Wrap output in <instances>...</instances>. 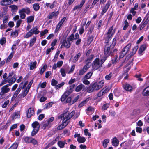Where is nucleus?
<instances>
[{"label": "nucleus", "instance_id": "nucleus-21", "mask_svg": "<svg viewBox=\"0 0 149 149\" xmlns=\"http://www.w3.org/2000/svg\"><path fill=\"white\" fill-rule=\"evenodd\" d=\"M32 126L33 129H36L37 127L38 128V130L39 129L40 125L38 122L37 121H36L34 122L32 124Z\"/></svg>", "mask_w": 149, "mask_h": 149}, {"label": "nucleus", "instance_id": "nucleus-58", "mask_svg": "<svg viewBox=\"0 0 149 149\" xmlns=\"http://www.w3.org/2000/svg\"><path fill=\"white\" fill-rule=\"evenodd\" d=\"M18 146V144L16 143H15L10 147H12V148L13 149H17Z\"/></svg>", "mask_w": 149, "mask_h": 149}, {"label": "nucleus", "instance_id": "nucleus-10", "mask_svg": "<svg viewBox=\"0 0 149 149\" xmlns=\"http://www.w3.org/2000/svg\"><path fill=\"white\" fill-rule=\"evenodd\" d=\"M110 1H108L105 6L103 7L101 12L102 15H103L107 10L110 4Z\"/></svg>", "mask_w": 149, "mask_h": 149}, {"label": "nucleus", "instance_id": "nucleus-48", "mask_svg": "<svg viewBox=\"0 0 149 149\" xmlns=\"http://www.w3.org/2000/svg\"><path fill=\"white\" fill-rule=\"evenodd\" d=\"M72 91V89H70L69 91H67L65 92L64 94L66 96L68 97Z\"/></svg>", "mask_w": 149, "mask_h": 149}, {"label": "nucleus", "instance_id": "nucleus-12", "mask_svg": "<svg viewBox=\"0 0 149 149\" xmlns=\"http://www.w3.org/2000/svg\"><path fill=\"white\" fill-rule=\"evenodd\" d=\"M146 48V44H144L141 45L139 49L138 53L140 55H142V52L144 51Z\"/></svg>", "mask_w": 149, "mask_h": 149}, {"label": "nucleus", "instance_id": "nucleus-52", "mask_svg": "<svg viewBox=\"0 0 149 149\" xmlns=\"http://www.w3.org/2000/svg\"><path fill=\"white\" fill-rule=\"evenodd\" d=\"M6 42V39L5 37H3L0 40V44L3 45Z\"/></svg>", "mask_w": 149, "mask_h": 149}, {"label": "nucleus", "instance_id": "nucleus-33", "mask_svg": "<svg viewBox=\"0 0 149 149\" xmlns=\"http://www.w3.org/2000/svg\"><path fill=\"white\" fill-rule=\"evenodd\" d=\"M39 130L38 128L37 127L36 129H33L31 133V135L32 136H34L38 132Z\"/></svg>", "mask_w": 149, "mask_h": 149}, {"label": "nucleus", "instance_id": "nucleus-46", "mask_svg": "<svg viewBox=\"0 0 149 149\" xmlns=\"http://www.w3.org/2000/svg\"><path fill=\"white\" fill-rule=\"evenodd\" d=\"M126 54L122 50L120 53L119 58H123Z\"/></svg>", "mask_w": 149, "mask_h": 149}, {"label": "nucleus", "instance_id": "nucleus-42", "mask_svg": "<svg viewBox=\"0 0 149 149\" xmlns=\"http://www.w3.org/2000/svg\"><path fill=\"white\" fill-rule=\"evenodd\" d=\"M67 39L70 42L74 40V34H71L70 36Z\"/></svg>", "mask_w": 149, "mask_h": 149}, {"label": "nucleus", "instance_id": "nucleus-37", "mask_svg": "<svg viewBox=\"0 0 149 149\" xmlns=\"http://www.w3.org/2000/svg\"><path fill=\"white\" fill-rule=\"evenodd\" d=\"M33 8L35 11H37L39 9L40 6L38 4L35 3L33 5Z\"/></svg>", "mask_w": 149, "mask_h": 149}, {"label": "nucleus", "instance_id": "nucleus-63", "mask_svg": "<svg viewBox=\"0 0 149 149\" xmlns=\"http://www.w3.org/2000/svg\"><path fill=\"white\" fill-rule=\"evenodd\" d=\"M85 72H86V71L82 69L79 70V75L81 76L82 75L84 74Z\"/></svg>", "mask_w": 149, "mask_h": 149}, {"label": "nucleus", "instance_id": "nucleus-64", "mask_svg": "<svg viewBox=\"0 0 149 149\" xmlns=\"http://www.w3.org/2000/svg\"><path fill=\"white\" fill-rule=\"evenodd\" d=\"M23 95L22 94V93L21 94H19L18 95V97L17 98V101H20L21 100H22V98L23 97Z\"/></svg>", "mask_w": 149, "mask_h": 149}, {"label": "nucleus", "instance_id": "nucleus-22", "mask_svg": "<svg viewBox=\"0 0 149 149\" xmlns=\"http://www.w3.org/2000/svg\"><path fill=\"white\" fill-rule=\"evenodd\" d=\"M63 123L58 126L57 127L58 130H60L62 129L65 128L68 124L67 123H64V122H63Z\"/></svg>", "mask_w": 149, "mask_h": 149}, {"label": "nucleus", "instance_id": "nucleus-24", "mask_svg": "<svg viewBox=\"0 0 149 149\" xmlns=\"http://www.w3.org/2000/svg\"><path fill=\"white\" fill-rule=\"evenodd\" d=\"M21 10L24 13H25L27 15L29 14L31 12L30 9L29 8H22Z\"/></svg>", "mask_w": 149, "mask_h": 149}, {"label": "nucleus", "instance_id": "nucleus-59", "mask_svg": "<svg viewBox=\"0 0 149 149\" xmlns=\"http://www.w3.org/2000/svg\"><path fill=\"white\" fill-rule=\"evenodd\" d=\"M49 123L47 121V122L46 121L43 124V127L42 128L45 129L47 126H48L49 125Z\"/></svg>", "mask_w": 149, "mask_h": 149}, {"label": "nucleus", "instance_id": "nucleus-36", "mask_svg": "<svg viewBox=\"0 0 149 149\" xmlns=\"http://www.w3.org/2000/svg\"><path fill=\"white\" fill-rule=\"evenodd\" d=\"M89 100L88 98L86 99L85 100L82 101L79 105V107H82L86 102Z\"/></svg>", "mask_w": 149, "mask_h": 149}, {"label": "nucleus", "instance_id": "nucleus-41", "mask_svg": "<svg viewBox=\"0 0 149 149\" xmlns=\"http://www.w3.org/2000/svg\"><path fill=\"white\" fill-rule=\"evenodd\" d=\"M87 79H86L84 77L82 80L83 83L86 85H89L90 84V82Z\"/></svg>", "mask_w": 149, "mask_h": 149}, {"label": "nucleus", "instance_id": "nucleus-47", "mask_svg": "<svg viewBox=\"0 0 149 149\" xmlns=\"http://www.w3.org/2000/svg\"><path fill=\"white\" fill-rule=\"evenodd\" d=\"M116 38H114L113 40L112 44L110 45V47H112V49L114 48V47L116 44Z\"/></svg>", "mask_w": 149, "mask_h": 149}, {"label": "nucleus", "instance_id": "nucleus-20", "mask_svg": "<svg viewBox=\"0 0 149 149\" xmlns=\"http://www.w3.org/2000/svg\"><path fill=\"white\" fill-rule=\"evenodd\" d=\"M118 140L116 137L114 138L112 140V143L113 145L115 146H117L118 145Z\"/></svg>", "mask_w": 149, "mask_h": 149}, {"label": "nucleus", "instance_id": "nucleus-19", "mask_svg": "<svg viewBox=\"0 0 149 149\" xmlns=\"http://www.w3.org/2000/svg\"><path fill=\"white\" fill-rule=\"evenodd\" d=\"M131 44H128L127 45L125 46L123 49V50L124 51L126 54H127L130 48L131 47Z\"/></svg>", "mask_w": 149, "mask_h": 149}, {"label": "nucleus", "instance_id": "nucleus-4", "mask_svg": "<svg viewBox=\"0 0 149 149\" xmlns=\"http://www.w3.org/2000/svg\"><path fill=\"white\" fill-rule=\"evenodd\" d=\"M113 49H112V47H111L110 46H108L107 45H106L104 49V56H107L108 57L110 55H112L113 54L112 52Z\"/></svg>", "mask_w": 149, "mask_h": 149}, {"label": "nucleus", "instance_id": "nucleus-56", "mask_svg": "<svg viewBox=\"0 0 149 149\" xmlns=\"http://www.w3.org/2000/svg\"><path fill=\"white\" fill-rule=\"evenodd\" d=\"M14 53L13 52H11L9 56L7 59V62H9L11 59L12 58Z\"/></svg>", "mask_w": 149, "mask_h": 149}, {"label": "nucleus", "instance_id": "nucleus-57", "mask_svg": "<svg viewBox=\"0 0 149 149\" xmlns=\"http://www.w3.org/2000/svg\"><path fill=\"white\" fill-rule=\"evenodd\" d=\"M64 84V83L63 82L60 84H58V85L55 86V88L56 89H58V88L61 87Z\"/></svg>", "mask_w": 149, "mask_h": 149}, {"label": "nucleus", "instance_id": "nucleus-31", "mask_svg": "<svg viewBox=\"0 0 149 149\" xmlns=\"http://www.w3.org/2000/svg\"><path fill=\"white\" fill-rule=\"evenodd\" d=\"M20 116L19 114L16 112L14 113L12 115V119L13 120H14L17 118H18Z\"/></svg>", "mask_w": 149, "mask_h": 149}, {"label": "nucleus", "instance_id": "nucleus-9", "mask_svg": "<svg viewBox=\"0 0 149 149\" xmlns=\"http://www.w3.org/2000/svg\"><path fill=\"white\" fill-rule=\"evenodd\" d=\"M62 45L66 48H68L70 47L71 43L67 39H65L63 40L62 42Z\"/></svg>", "mask_w": 149, "mask_h": 149}, {"label": "nucleus", "instance_id": "nucleus-16", "mask_svg": "<svg viewBox=\"0 0 149 149\" xmlns=\"http://www.w3.org/2000/svg\"><path fill=\"white\" fill-rule=\"evenodd\" d=\"M57 144L58 146L61 148H63L64 147L65 144H67L66 140H64L63 141H58Z\"/></svg>", "mask_w": 149, "mask_h": 149}, {"label": "nucleus", "instance_id": "nucleus-60", "mask_svg": "<svg viewBox=\"0 0 149 149\" xmlns=\"http://www.w3.org/2000/svg\"><path fill=\"white\" fill-rule=\"evenodd\" d=\"M9 102V101L7 100V101L5 102L3 104L2 107L3 108H5L6 107L7 105L8 104Z\"/></svg>", "mask_w": 149, "mask_h": 149}, {"label": "nucleus", "instance_id": "nucleus-55", "mask_svg": "<svg viewBox=\"0 0 149 149\" xmlns=\"http://www.w3.org/2000/svg\"><path fill=\"white\" fill-rule=\"evenodd\" d=\"M58 83L57 81L55 80L54 79H52L51 84L53 86H56Z\"/></svg>", "mask_w": 149, "mask_h": 149}, {"label": "nucleus", "instance_id": "nucleus-45", "mask_svg": "<svg viewBox=\"0 0 149 149\" xmlns=\"http://www.w3.org/2000/svg\"><path fill=\"white\" fill-rule=\"evenodd\" d=\"M104 84V81L103 80H102L100 81L98 83V87H99V89L101 88L103 85Z\"/></svg>", "mask_w": 149, "mask_h": 149}, {"label": "nucleus", "instance_id": "nucleus-61", "mask_svg": "<svg viewBox=\"0 0 149 149\" xmlns=\"http://www.w3.org/2000/svg\"><path fill=\"white\" fill-rule=\"evenodd\" d=\"M22 22V20L21 19L18 20L17 22L16 26H15V28H17L19 27Z\"/></svg>", "mask_w": 149, "mask_h": 149}, {"label": "nucleus", "instance_id": "nucleus-32", "mask_svg": "<svg viewBox=\"0 0 149 149\" xmlns=\"http://www.w3.org/2000/svg\"><path fill=\"white\" fill-rule=\"evenodd\" d=\"M77 140L79 143H82L85 142L86 139L84 137H79L77 139Z\"/></svg>", "mask_w": 149, "mask_h": 149}, {"label": "nucleus", "instance_id": "nucleus-28", "mask_svg": "<svg viewBox=\"0 0 149 149\" xmlns=\"http://www.w3.org/2000/svg\"><path fill=\"white\" fill-rule=\"evenodd\" d=\"M134 54H135L133 53L132 52L131 53H130L126 57L123 63L125 61H128L129 60L130 58L133 56Z\"/></svg>", "mask_w": 149, "mask_h": 149}, {"label": "nucleus", "instance_id": "nucleus-18", "mask_svg": "<svg viewBox=\"0 0 149 149\" xmlns=\"http://www.w3.org/2000/svg\"><path fill=\"white\" fill-rule=\"evenodd\" d=\"M30 31L32 33L33 35V34H37L40 32V31L38 30V28L36 26L32 28Z\"/></svg>", "mask_w": 149, "mask_h": 149}, {"label": "nucleus", "instance_id": "nucleus-7", "mask_svg": "<svg viewBox=\"0 0 149 149\" xmlns=\"http://www.w3.org/2000/svg\"><path fill=\"white\" fill-rule=\"evenodd\" d=\"M13 2L11 0H2L0 2V4L2 6H6L13 4Z\"/></svg>", "mask_w": 149, "mask_h": 149}, {"label": "nucleus", "instance_id": "nucleus-17", "mask_svg": "<svg viewBox=\"0 0 149 149\" xmlns=\"http://www.w3.org/2000/svg\"><path fill=\"white\" fill-rule=\"evenodd\" d=\"M9 7L11 8V11L12 12H16L18 9L17 6L15 5H10L9 6Z\"/></svg>", "mask_w": 149, "mask_h": 149}, {"label": "nucleus", "instance_id": "nucleus-30", "mask_svg": "<svg viewBox=\"0 0 149 149\" xmlns=\"http://www.w3.org/2000/svg\"><path fill=\"white\" fill-rule=\"evenodd\" d=\"M142 94L144 96H148L149 95V91L147 90L146 88L143 89Z\"/></svg>", "mask_w": 149, "mask_h": 149}, {"label": "nucleus", "instance_id": "nucleus-1", "mask_svg": "<svg viewBox=\"0 0 149 149\" xmlns=\"http://www.w3.org/2000/svg\"><path fill=\"white\" fill-rule=\"evenodd\" d=\"M68 108H66L63 114L58 116V118L61 119L64 123L68 124L70 122V119L74 115L75 112L72 111L71 113L68 111Z\"/></svg>", "mask_w": 149, "mask_h": 149}, {"label": "nucleus", "instance_id": "nucleus-39", "mask_svg": "<svg viewBox=\"0 0 149 149\" xmlns=\"http://www.w3.org/2000/svg\"><path fill=\"white\" fill-rule=\"evenodd\" d=\"M36 41V37H34L33 38L31 39L30 40L29 43V46L31 47L32 46L34 43Z\"/></svg>", "mask_w": 149, "mask_h": 149}, {"label": "nucleus", "instance_id": "nucleus-15", "mask_svg": "<svg viewBox=\"0 0 149 149\" xmlns=\"http://www.w3.org/2000/svg\"><path fill=\"white\" fill-rule=\"evenodd\" d=\"M149 21L148 19L147 18L145 22L142 24L141 23L139 26V29L140 30H141L148 23Z\"/></svg>", "mask_w": 149, "mask_h": 149}, {"label": "nucleus", "instance_id": "nucleus-50", "mask_svg": "<svg viewBox=\"0 0 149 149\" xmlns=\"http://www.w3.org/2000/svg\"><path fill=\"white\" fill-rule=\"evenodd\" d=\"M60 72L63 77H65L66 75V73L65 70L63 68H61L60 70Z\"/></svg>", "mask_w": 149, "mask_h": 149}, {"label": "nucleus", "instance_id": "nucleus-27", "mask_svg": "<svg viewBox=\"0 0 149 149\" xmlns=\"http://www.w3.org/2000/svg\"><path fill=\"white\" fill-rule=\"evenodd\" d=\"M37 64V62L36 61L34 62H31L30 63V70H33L36 68V66Z\"/></svg>", "mask_w": 149, "mask_h": 149}, {"label": "nucleus", "instance_id": "nucleus-11", "mask_svg": "<svg viewBox=\"0 0 149 149\" xmlns=\"http://www.w3.org/2000/svg\"><path fill=\"white\" fill-rule=\"evenodd\" d=\"M8 79V83H9L8 84L10 86H11L15 81L16 79V76L14 75L11 78L10 77Z\"/></svg>", "mask_w": 149, "mask_h": 149}, {"label": "nucleus", "instance_id": "nucleus-14", "mask_svg": "<svg viewBox=\"0 0 149 149\" xmlns=\"http://www.w3.org/2000/svg\"><path fill=\"white\" fill-rule=\"evenodd\" d=\"M85 1V0H82V1H81V4L79 5H77L76 6L73 8V10L74 11L77 9H79L82 7L83 4L84 3Z\"/></svg>", "mask_w": 149, "mask_h": 149}, {"label": "nucleus", "instance_id": "nucleus-25", "mask_svg": "<svg viewBox=\"0 0 149 149\" xmlns=\"http://www.w3.org/2000/svg\"><path fill=\"white\" fill-rule=\"evenodd\" d=\"M19 13L20 15V17L22 19H24L25 18L26 15L21 9L19 10Z\"/></svg>", "mask_w": 149, "mask_h": 149}, {"label": "nucleus", "instance_id": "nucleus-29", "mask_svg": "<svg viewBox=\"0 0 149 149\" xmlns=\"http://www.w3.org/2000/svg\"><path fill=\"white\" fill-rule=\"evenodd\" d=\"M93 72H88L84 77L86 79H88L91 77Z\"/></svg>", "mask_w": 149, "mask_h": 149}, {"label": "nucleus", "instance_id": "nucleus-38", "mask_svg": "<svg viewBox=\"0 0 149 149\" xmlns=\"http://www.w3.org/2000/svg\"><path fill=\"white\" fill-rule=\"evenodd\" d=\"M109 142V141L108 139H105L103 141V145L104 148H106L107 146V144Z\"/></svg>", "mask_w": 149, "mask_h": 149}, {"label": "nucleus", "instance_id": "nucleus-26", "mask_svg": "<svg viewBox=\"0 0 149 149\" xmlns=\"http://www.w3.org/2000/svg\"><path fill=\"white\" fill-rule=\"evenodd\" d=\"M84 86L82 84L79 85L77 87L75 91L76 92H79L81 91L83 88H84Z\"/></svg>", "mask_w": 149, "mask_h": 149}, {"label": "nucleus", "instance_id": "nucleus-8", "mask_svg": "<svg viewBox=\"0 0 149 149\" xmlns=\"http://www.w3.org/2000/svg\"><path fill=\"white\" fill-rule=\"evenodd\" d=\"M34 111L33 108H30L26 112L27 117L28 118H29L34 114Z\"/></svg>", "mask_w": 149, "mask_h": 149}, {"label": "nucleus", "instance_id": "nucleus-35", "mask_svg": "<svg viewBox=\"0 0 149 149\" xmlns=\"http://www.w3.org/2000/svg\"><path fill=\"white\" fill-rule=\"evenodd\" d=\"M81 56V54L80 53H79L75 56L73 60V62L74 63L75 62L77 61L78 60L79 58Z\"/></svg>", "mask_w": 149, "mask_h": 149}, {"label": "nucleus", "instance_id": "nucleus-51", "mask_svg": "<svg viewBox=\"0 0 149 149\" xmlns=\"http://www.w3.org/2000/svg\"><path fill=\"white\" fill-rule=\"evenodd\" d=\"M112 73H111L108 75H106L105 77V78L107 80H109L112 76Z\"/></svg>", "mask_w": 149, "mask_h": 149}, {"label": "nucleus", "instance_id": "nucleus-49", "mask_svg": "<svg viewBox=\"0 0 149 149\" xmlns=\"http://www.w3.org/2000/svg\"><path fill=\"white\" fill-rule=\"evenodd\" d=\"M32 138L26 137L24 139V141L26 143H31V139Z\"/></svg>", "mask_w": 149, "mask_h": 149}, {"label": "nucleus", "instance_id": "nucleus-34", "mask_svg": "<svg viewBox=\"0 0 149 149\" xmlns=\"http://www.w3.org/2000/svg\"><path fill=\"white\" fill-rule=\"evenodd\" d=\"M27 22L28 23H30L34 20V17L32 16H29L27 17Z\"/></svg>", "mask_w": 149, "mask_h": 149}, {"label": "nucleus", "instance_id": "nucleus-3", "mask_svg": "<svg viewBox=\"0 0 149 149\" xmlns=\"http://www.w3.org/2000/svg\"><path fill=\"white\" fill-rule=\"evenodd\" d=\"M93 63L92 66L93 69L95 70H97L100 67L102 66L101 64L100 63V59L99 58H96Z\"/></svg>", "mask_w": 149, "mask_h": 149}, {"label": "nucleus", "instance_id": "nucleus-2", "mask_svg": "<svg viewBox=\"0 0 149 149\" xmlns=\"http://www.w3.org/2000/svg\"><path fill=\"white\" fill-rule=\"evenodd\" d=\"M113 29V26H111L109 29L108 32L104 35V39L105 40V43H108L110 40L112 38L113 33H112V31Z\"/></svg>", "mask_w": 149, "mask_h": 149}, {"label": "nucleus", "instance_id": "nucleus-23", "mask_svg": "<svg viewBox=\"0 0 149 149\" xmlns=\"http://www.w3.org/2000/svg\"><path fill=\"white\" fill-rule=\"evenodd\" d=\"M91 63L90 62H88L83 67L82 69L86 72L87 70L90 67Z\"/></svg>", "mask_w": 149, "mask_h": 149}, {"label": "nucleus", "instance_id": "nucleus-62", "mask_svg": "<svg viewBox=\"0 0 149 149\" xmlns=\"http://www.w3.org/2000/svg\"><path fill=\"white\" fill-rule=\"evenodd\" d=\"M32 35H33L32 33L31 32V31H29L27 33L24 37L25 38H27L31 36Z\"/></svg>", "mask_w": 149, "mask_h": 149}, {"label": "nucleus", "instance_id": "nucleus-43", "mask_svg": "<svg viewBox=\"0 0 149 149\" xmlns=\"http://www.w3.org/2000/svg\"><path fill=\"white\" fill-rule=\"evenodd\" d=\"M24 90L23 91V92L22 93L23 95V97H25V96H26V95L28 94V93L29 91L27 90V89H26V88H24Z\"/></svg>", "mask_w": 149, "mask_h": 149}, {"label": "nucleus", "instance_id": "nucleus-44", "mask_svg": "<svg viewBox=\"0 0 149 149\" xmlns=\"http://www.w3.org/2000/svg\"><path fill=\"white\" fill-rule=\"evenodd\" d=\"M107 56H104L103 57L102 59L100 61V63L101 65L107 59Z\"/></svg>", "mask_w": 149, "mask_h": 149}, {"label": "nucleus", "instance_id": "nucleus-53", "mask_svg": "<svg viewBox=\"0 0 149 149\" xmlns=\"http://www.w3.org/2000/svg\"><path fill=\"white\" fill-rule=\"evenodd\" d=\"M22 89V87H20L18 88L17 89L16 91L15 92L14 95H15L16 96H17L18 94L20 91Z\"/></svg>", "mask_w": 149, "mask_h": 149}, {"label": "nucleus", "instance_id": "nucleus-6", "mask_svg": "<svg viewBox=\"0 0 149 149\" xmlns=\"http://www.w3.org/2000/svg\"><path fill=\"white\" fill-rule=\"evenodd\" d=\"M10 86V85L8 84L3 86L1 88L0 95H2L4 94L9 92L10 89V88H8V87Z\"/></svg>", "mask_w": 149, "mask_h": 149}, {"label": "nucleus", "instance_id": "nucleus-13", "mask_svg": "<svg viewBox=\"0 0 149 149\" xmlns=\"http://www.w3.org/2000/svg\"><path fill=\"white\" fill-rule=\"evenodd\" d=\"M124 88L126 91H131L132 90V86L128 84H126L123 85Z\"/></svg>", "mask_w": 149, "mask_h": 149}, {"label": "nucleus", "instance_id": "nucleus-54", "mask_svg": "<svg viewBox=\"0 0 149 149\" xmlns=\"http://www.w3.org/2000/svg\"><path fill=\"white\" fill-rule=\"evenodd\" d=\"M60 52V51H58V52L56 53L54 58V61H56V60L58 58V55Z\"/></svg>", "mask_w": 149, "mask_h": 149}, {"label": "nucleus", "instance_id": "nucleus-40", "mask_svg": "<svg viewBox=\"0 0 149 149\" xmlns=\"http://www.w3.org/2000/svg\"><path fill=\"white\" fill-rule=\"evenodd\" d=\"M105 90H103L100 91L97 94V96L98 97H100L104 95L106 92H104Z\"/></svg>", "mask_w": 149, "mask_h": 149}, {"label": "nucleus", "instance_id": "nucleus-5", "mask_svg": "<svg viewBox=\"0 0 149 149\" xmlns=\"http://www.w3.org/2000/svg\"><path fill=\"white\" fill-rule=\"evenodd\" d=\"M88 91L89 93L93 92L94 90H97L99 89L98 87L97 83H95L92 85H91L89 86L87 88Z\"/></svg>", "mask_w": 149, "mask_h": 149}]
</instances>
